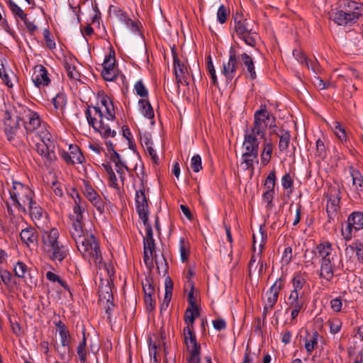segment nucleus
I'll use <instances>...</instances> for the list:
<instances>
[{
  "mask_svg": "<svg viewBox=\"0 0 363 363\" xmlns=\"http://www.w3.org/2000/svg\"><path fill=\"white\" fill-rule=\"evenodd\" d=\"M275 125V117L267 110L266 105H261L254 113L252 126L245 130L241 162L244 169H254L255 163L258 164L259 147L266 135L267 128Z\"/></svg>",
  "mask_w": 363,
  "mask_h": 363,
  "instance_id": "obj_1",
  "label": "nucleus"
},
{
  "mask_svg": "<svg viewBox=\"0 0 363 363\" xmlns=\"http://www.w3.org/2000/svg\"><path fill=\"white\" fill-rule=\"evenodd\" d=\"M16 111V118L23 122L27 137L28 138L30 134H35V137L38 138L39 140L35 141V150L40 155L44 164L47 167H50L57 159L55 154V143L52 135L46 129L37 112L23 106H19Z\"/></svg>",
  "mask_w": 363,
  "mask_h": 363,
  "instance_id": "obj_2",
  "label": "nucleus"
},
{
  "mask_svg": "<svg viewBox=\"0 0 363 363\" xmlns=\"http://www.w3.org/2000/svg\"><path fill=\"white\" fill-rule=\"evenodd\" d=\"M87 122L95 131L107 139L114 138L116 131L112 130L108 122H113L116 119V112L113 103L104 91H100L97 94V103L96 106H88L85 111Z\"/></svg>",
  "mask_w": 363,
  "mask_h": 363,
  "instance_id": "obj_3",
  "label": "nucleus"
},
{
  "mask_svg": "<svg viewBox=\"0 0 363 363\" xmlns=\"http://www.w3.org/2000/svg\"><path fill=\"white\" fill-rule=\"evenodd\" d=\"M43 246L48 258L53 262L62 263L69 255L67 245L60 240V233L57 228L50 230H43Z\"/></svg>",
  "mask_w": 363,
  "mask_h": 363,
  "instance_id": "obj_4",
  "label": "nucleus"
},
{
  "mask_svg": "<svg viewBox=\"0 0 363 363\" xmlns=\"http://www.w3.org/2000/svg\"><path fill=\"white\" fill-rule=\"evenodd\" d=\"M12 205L18 210L26 212V206L35 197L34 191L29 186L12 179V186L9 190Z\"/></svg>",
  "mask_w": 363,
  "mask_h": 363,
  "instance_id": "obj_5",
  "label": "nucleus"
},
{
  "mask_svg": "<svg viewBox=\"0 0 363 363\" xmlns=\"http://www.w3.org/2000/svg\"><path fill=\"white\" fill-rule=\"evenodd\" d=\"M76 245L83 257L89 263H94L96 265L102 264L103 257L100 246L94 235L86 234V237L80 239Z\"/></svg>",
  "mask_w": 363,
  "mask_h": 363,
  "instance_id": "obj_6",
  "label": "nucleus"
},
{
  "mask_svg": "<svg viewBox=\"0 0 363 363\" xmlns=\"http://www.w3.org/2000/svg\"><path fill=\"white\" fill-rule=\"evenodd\" d=\"M240 49L241 48L238 45V46L232 45L228 51V60L223 62L221 73L225 77L226 83H230L237 72H240Z\"/></svg>",
  "mask_w": 363,
  "mask_h": 363,
  "instance_id": "obj_7",
  "label": "nucleus"
},
{
  "mask_svg": "<svg viewBox=\"0 0 363 363\" xmlns=\"http://www.w3.org/2000/svg\"><path fill=\"white\" fill-rule=\"evenodd\" d=\"M344 239L349 241L352 237H359L363 232V212L353 211L349 215L345 228L341 230Z\"/></svg>",
  "mask_w": 363,
  "mask_h": 363,
  "instance_id": "obj_8",
  "label": "nucleus"
},
{
  "mask_svg": "<svg viewBox=\"0 0 363 363\" xmlns=\"http://www.w3.org/2000/svg\"><path fill=\"white\" fill-rule=\"evenodd\" d=\"M183 335L184 342L189 352L187 363H200L201 345L196 340L194 327L186 326L184 328Z\"/></svg>",
  "mask_w": 363,
  "mask_h": 363,
  "instance_id": "obj_9",
  "label": "nucleus"
},
{
  "mask_svg": "<svg viewBox=\"0 0 363 363\" xmlns=\"http://www.w3.org/2000/svg\"><path fill=\"white\" fill-rule=\"evenodd\" d=\"M327 205L326 212L328 214V222L334 220L337 216V212L340 210V191L339 188L335 186H330L327 193Z\"/></svg>",
  "mask_w": 363,
  "mask_h": 363,
  "instance_id": "obj_10",
  "label": "nucleus"
},
{
  "mask_svg": "<svg viewBox=\"0 0 363 363\" xmlns=\"http://www.w3.org/2000/svg\"><path fill=\"white\" fill-rule=\"evenodd\" d=\"M137 176L141 181L142 188L136 190L135 192V207L136 211L138 213L139 218L143 221V224H145L148 220V203L144 192V184H143V174L142 177H139L138 174Z\"/></svg>",
  "mask_w": 363,
  "mask_h": 363,
  "instance_id": "obj_11",
  "label": "nucleus"
},
{
  "mask_svg": "<svg viewBox=\"0 0 363 363\" xmlns=\"http://www.w3.org/2000/svg\"><path fill=\"white\" fill-rule=\"evenodd\" d=\"M276 184V173L274 171H272L269 172L268 176L266 178L264 182V189L265 191L262 194V201L266 203V209L267 211H271L274 204L273 203V200L274 198V186Z\"/></svg>",
  "mask_w": 363,
  "mask_h": 363,
  "instance_id": "obj_12",
  "label": "nucleus"
},
{
  "mask_svg": "<svg viewBox=\"0 0 363 363\" xmlns=\"http://www.w3.org/2000/svg\"><path fill=\"white\" fill-rule=\"evenodd\" d=\"M26 206H28L30 218L35 225L38 228L45 230L44 224L48 218L47 212L37 203L35 199Z\"/></svg>",
  "mask_w": 363,
  "mask_h": 363,
  "instance_id": "obj_13",
  "label": "nucleus"
},
{
  "mask_svg": "<svg viewBox=\"0 0 363 363\" xmlns=\"http://www.w3.org/2000/svg\"><path fill=\"white\" fill-rule=\"evenodd\" d=\"M315 255L320 258V260L325 261H340L336 250L329 242H323L318 244L314 251Z\"/></svg>",
  "mask_w": 363,
  "mask_h": 363,
  "instance_id": "obj_14",
  "label": "nucleus"
},
{
  "mask_svg": "<svg viewBox=\"0 0 363 363\" xmlns=\"http://www.w3.org/2000/svg\"><path fill=\"white\" fill-rule=\"evenodd\" d=\"M240 57L241 61L240 74L245 75L246 79L255 80L257 78L255 61L252 56L245 52L240 51Z\"/></svg>",
  "mask_w": 363,
  "mask_h": 363,
  "instance_id": "obj_15",
  "label": "nucleus"
},
{
  "mask_svg": "<svg viewBox=\"0 0 363 363\" xmlns=\"http://www.w3.org/2000/svg\"><path fill=\"white\" fill-rule=\"evenodd\" d=\"M340 262L341 261L320 260V279H324L327 282H330L333 279L335 272L339 268Z\"/></svg>",
  "mask_w": 363,
  "mask_h": 363,
  "instance_id": "obj_16",
  "label": "nucleus"
},
{
  "mask_svg": "<svg viewBox=\"0 0 363 363\" xmlns=\"http://www.w3.org/2000/svg\"><path fill=\"white\" fill-rule=\"evenodd\" d=\"M173 65L177 84L179 85V84H184L188 85L189 74L187 67L179 60L177 54L175 53H173ZM179 87V86H178V88Z\"/></svg>",
  "mask_w": 363,
  "mask_h": 363,
  "instance_id": "obj_17",
  "label": "nucleus"
},
{
  "mask_svg": "<svg viewBox=\"0 0 363 363\" xmlns=\"http://www.w3.org/2000/svg\"><path fill=\"white\" fill-rule=\"evenodd\" d=\"M20 238L22 242L28 247H33L38 245V233L35 228L31 225L21 230Z\"/></svg>",
  "mask_w": 363,
  "mask_h": 363,
  "instance_id": "obj_18",
  "label": "nucleus"
},
{
  "mask_svg": "<svg viewBox=\"0 0 363 363\" xmlns=\"http://www.w3.org/2000/svg\"><path fill=\"white\" fill-rule=\"evenodd\" d=\"M113 281L111 279H105V278H100L99 285V300H105L107 303H110L113 306V296L112 293L111 284Z\"/></svg>",
  "mask_w": 363,
  "mask_h": 363,
  "instance_id": "obj_19",
  "label": "nucleus"
},
{
  "mask_svg": "<svg viewBox=\"0 0 363 363\" xmlns=\"http://www.w3.org/2000/svg\"><path fill=\"white\" fill-rule=\"evenodd\" d=\"M18 119L16 118V120L11 118V114L8 112H5L4 116V133L7 138V140L10 142L14 140L15 135L18 128Z\"/></svg>",
  "mask_w": 363,
  "mask_h": 363,
  "instance_id": "obj_20",
  "label": "nucleus"
},
{
  "mask_svg": "<svg viewBox=\"0 0 363 363\" xmlns=\"http://www.w3.org/2000/svg\"><path fill=\"white\" fill-rule=\"evenodd\" d=\"M32 81L35 86L38 88L48 86L50 82V79L48 77L47 69L41 65H37L32 76Z\"/></svg>",
  "mask_w": 363,
  "mask_h": 363,
  "instance_id": "obj_21",
  "label": "nucleus"
},
{
  "mask_svg": "<svg viewBox=\"0 0 363 363\" xmlns=\"http://www.w3.org/2000/svg\"><path fill=\"white\" fill-rule=\"evenodd\" d=\"M333 20L337 25L342 26H350L358 21L357 15L347 12L343 8L342 10L335 12Z\"/></svg>",
  "mask_w": 363,
  "mask_h": 363,
  "instance_id": "obj_22",
  "label": "nucleus"
},
{
  "mask_svg": "<svg viewBox=\"0 0 363 363\" xmlns=\"http://www.w3.org/2000/svg\"><path fill=\"white\" fill-rule=\"evenodd\" d=\"M284 285V279L280 277L278 279L274 284L271 286L269 290L267 291V304L269 306H274L278 300V296L280 292V290L283 288Z\"/></svg>",
  "mask_w": 363,
  "mask_h": 363,
  "instance_id": "obj_23",
  "label": "nucleus"
},
{
  "mask_svg": "<svg viewBox=\"0 0 363 363\" xmlns=\"http://www.w3.org/2000/svg\"><path fill=\"white\" fill-rule=\"evenodd\" d=\"M319 337L320 334L315 330L312 331L306 330V335L303 337V347L308 355L311 354L317 347Z\"/></svg>",
  "mask_w": 363,
  "mask_h": 363,
  "instance_id": "obj_24",
  "label": "nucleus"
},
{
  "mask_svg": "<svg viewBox=\"0 0 363 363\" xmlns=\"http://www.w3.org/2000/svg\"><path fill=\"white\" fill-rule=\"evenodd\" d=\"M342 8L348 13L357 15V19L363 16V3L352 0H344Z\"/></svg>",
  "mask_w": 363,
  "mask_h": 363,
  "instance_id": "obj_25",
  "label": "nucleus"
},
{
  "mask_svg": "<svg viewBox=\"0 0 363 363\" xmlns=\"http://www.w3.org/2000/svg\"><path fill=\"white\" fill-rule=\"evenodd\" d=\"M55 351L59 359L64 362H69L72 357V350L71 345L54 344Z\"/></svg>",
  "mask_w": 363,
  "mask_h": 363,
  "instance_id": "obj_26",
  "label": "nucleus"
},
{
  "mask_svg": "<svg viewBox=\"0 0 363 363\" xmlns=\"http://www.w3.org/2000/svg\"><path fill=\"white\" fill-rule=\"evenodd\" d=\"M173 286V281H172L171 278L167 276L164 280L165 294L164 300L160 305L161 312L166 311L169 306V303L172 296Z\"/></svg>",
  "mask_w": 363,
  "mask_h": 363,
  "instance_id": "obj_27",
  "label": "nucleus"
},
{
  "mask_svg": "<svg viewBox=\"0 0 363 363\" xmlns=\"http://www.w3.org/2000/svg\"><path fill=\"white\" fill-rule=\"evenodd\" d=\"M234 29L238 37L252 30L247 20L242 16L234 18Z\"/></svg>",
  "mask_w": 363,
  "mask_h": 363,
  "instance_id": "obj_28",
  "label": "nucleus"
},
{
  "mask_svg": "<svg viewBox=\"0 0 363 363\" xmlns=\"http://www.w3.org/2000/svg\"><path fill=\"white\" fill-rule=\"evenodd\" d=\"M286 304L288 307L306 308L307 306L306 297L304 294L290 293Z\"/></svg>",
  "mask_w": 363,
  "mask_h": 363,
  "instance_id": "obj_29",
  "label": "nucleus"
},
{
  "mask_svg": "<svg viewBox=\"0 0 363 363\" xmlns=\"http://www.w3.org/2000/svg\"><path fill=\"white\" fill-rule=\"evenodd\" d=\"M143 259L145 264L147 267L152 265L153 256L155 252V242H143Z\"/></svg>",
  "mask_w": 363,
  "mask_h": 363,
  "instance_id": "obj_30",
  "label": "nucleus"
},
{
  "mask_svg": "<svg viewBox=\"0 0 363 363\" xmlns=\"http://www.w3.org/2000/svg\"><path fill=\"white\" fill-rule=\"evenodd\" d=\"M138 105L142 115L150 120H152L151 124H154V110L148 99H139Z\"/></svg>",
  "mask_w": 363,
  "mask_h": 363,
  "instance_id": "obj_31",
  "label": "nucleus"
},
{
  "mask_svg": "<svg viewBox=\"0 0 363 363\" xmlns=\"http://www.w3.org/2000/svg\"><path fill=\"white\" fill-rule=\"evenodd\" d=\"M262 140L264 141V144L261 154V161L263 165H267L271 160L274 146L272 141L267 140L265 136Z\"/></svg>",
  "mask_w": 363,
  "mask_h": 363,
  "instance_id": "obj_32",
  "label": "nucleus"
},
{
  "mask_svg": "<svg viewBox=\"0 0 363 363\" xmlns=\"http://www.w3.org/2000/svg\"><path fill=\"white\" fill-rule=\"evenodd\" d=\"M72 237L75 242H77L80 239L86 237L84 234L82 220L75 219L72 225Z\"/></svg>",
  "mask_w": 363,
  "mask_h": 363,
  "instance_id": "obj_33",
  "label": "nucleus"
},
{
  "mask_svg": "<svg viewBox=\"0 0 363 363\" xmlns=\"http://www.w3.org/2000/svg\"><path fill=\"white\" fill-rule=\"evenodd\" d=\"M293 289L290 293L303 294L302 291L303 286L306 284L305 278L300 274H296L292 280Z\"/></svg>",
  "mask_w": 363,
  "mask_h": 363,
  "instance_id": "obj_34",
  "label": "nucleus"
},
{
  "mask_svg": "<svg viewBox=\"0 0 363 363\" xmlns=\"http://www.w3.org/2000/svg\"><path fill=\"white\" fill-rule=\"evenodd\" d=\"M352 185L358 193L363 192V177L361 172L357 169L351 171Z\"/></svg>",
  "mask_w": 363,
  "mask_h": 363,
  "instance_id": "obj_35",
  "label": "nucleus"
},
{
  "mask_svg": "<svg viewBox=\"0 0 363 363\" xmlns=\"http://www.w3.org/2000/svg\"><path fill=\"white\" fill-rule=\"evenodd\" d=\"M199 315L198 308H187L184 313V322L186 326L194 327V323L197 316Z\"/></svg>",
  "mask_w": 363,
  "mask_h": 363,
  "instance_id": "obj_36",
  "label": "nucleus"
},
{
  "mask_svg": "<svg viewBox=\"0 0 363 363\" xmlns=\"http://www.w3.org/2000/svg\"><path fill=\"white\" fill-rule=\"evenodd\" d=\"M279 136V149L281 152L285 151L288 149L290 140L291 135L289 130H283Z\"/></svg>",
  "mask_w": 363,
  "mask_h": 363,
  "instance_id": "obj_37",
  "label": "nucleus"
},
{
  "mask_svg": "<svg viewBox=\"0 0 363 363\" xmlns=\"http://www.w3.org/2000/svg\"><path fill=\"white\" fill-rule=\"evenodd\" d=\"M82 339L79 342V345L77 348V352L79 356V360L81 363H84L86 360V340L85 335V330H83L82 333Z\"/></svg>",
  "mask_w": 363,
  "mask_h": 363,
  "instance_id": "obj_38",
  "label": "nucleus"
},
{
  "mask_svg": "<svg viewBox=\"0 0 363 363\" xmlns=\"http://www.w3.org/2000/svg\"><path fill=\"white\" fill-rule=\"evenodd\" d=\"M52 104L56 110L63 111L67 104V96L64 93H58L52 99Z\"/></svg>",
  "mask_w": 363,
  "mask_h": 363,
  "instance_id": "obj_39",
  "label": "nucleus"
},
{
  "mask_svg": "<svg viewBox=\"0 0 363 363\" xmlns=\"http://www.w3.org/2000/svg\"><path fill=\"white\" fill-rule=\"evenodd\" d=\"M69 150L74 163L82 164L84 161V157L77 145H70Z\"/></svg>",
  "mask_w": 363,
  "mask_h": 363,
  "instance_id": "obj_40",
  "label": "nucleus"
},
{
  "mask_svg": "<svg viewBox=\"0 0 363 363\" xmlns=\"http://www.w3.org/2000/svg\"><path fill=\"white\" fill-rule=\"evenodd\" d=\"M179 252L182 262H186L189 255V245L184 238H181L179 240Z\"/></svg>",
  "mask_w": 363,
  "mask_h": 363,
  "instance_id": "obj_41",
  "label": "nucleus"
},
{
  "mask_svg": "<svg viewBox=\"0 0 363 363\" xmlns=\"http://www.w3.org/2000/svg\"><path fill=\"white\" fill-rule=\"evenodd\" d=\"M206 69H207L208 74L210 75V77L211 79V84L216 86H218V82L217 79L216 69L213 66L212 58H211V55H208L207 57Z\"/></svg>",
  "mask_w": 363,
  "mask_h": 363,
  "instance_id": "obj_42",
  "label": "nucleus"
},
{
  "mask_svg": "<svg viewBox=\"0 0 363 363\" xmlns=\"http://www.w3.org/2000/svg\"><path fill=\"white\" fill-rule=\"evenodd\" d=\"M257 33L254 32L253 30H251L247 33L246 34L245 33L244 35L238 36V38H240V40H242L246 45L254 48L257 43Z\"/></svg>",
  "mask_w": 363,
  "mask_h": 363,
  "instance_id": "obj_43",
  "label": "nucleus"
},
{
  "mask_svg": "<svg viewBox=\"0 0 363 363\" xmlns=\"http://www.w3.org/2000/svg\"><path fill=\"white\" fill-rule=\"evenodd\" d=\"M13 77V78L16 77L15 74H13V72L10 71L9 72H8L5 68H4V66L3 65V63H1L0 65V77L1 78V79L4 81V82L5 83V84L8 86V87H13V84L11 83V77Z\"/></svg>",
  "mask_w": 363,
  "mask_h": 363,
  "instance_id": "obj_44",
  "label": "nucleus"
},
{
  "mask_svg": "<svg viewBox=\"0 0 363 363\" xmlns=\"http://www.w3.org/2000/svg\"><path fill=\"white\" fill-rule=\"evenodd\" d=\"M134 90L137 95L140 96L142 99H148V89L142 79L135 82L134 84Z\"/></svg>",
  "mask_w": 363,
  "mask_h": 363,
  "instance_id": "obj_45",
  "label": "nucleus"
},
{
  "mask_svg": "<svg viewBox=\"0 0 363 363\" xmlns=\"http://www.w3.org/2000/svg\"><path fill=\"white\" fill-rule=\"evenodd\" d=\"M30 269L23 262H18L14 266V273L18 278H26V275Z\"/></svg>",
  "mask_w": 363,
  "mask_h": 363,
  "instance_id": "obj_46",
  "label": "nucleus"
},
{
  "mask_svg": "<svg viewBox=\"0 0 363 363\" xmlns=\"http://www.w3.org/2000/svg\"><path fill=\"white\" fill-rule=\"evenodd\" d=\"M8 7L9 8L11 13L14 18L17 20L21 15L25 13L23 10L13 0H8L6 1Z\"/></svg>",
  "mask_w": 363,
  "mask_h": 363,
  "instance_id": "obj_47",
  "label": "nucleus"
},
{
  "mask_svg": "<svg viewBox=\"0 0 363 363\" xmlns=\"http://www.w3.org/2000/svg\"><path fill=\"white\" fill-rule=\"evenodd\" d=\"M153 259H155V264L157 265V270L159 273H161L162 272L165 274L167 272V263L163 255H162L160 257H159L156 253H155V256H153Z\"/></svg>",
  "mask_w": 363,
  "mask_h": 363,
  "instance_id": "obj_48",
  "label": "nucleus"
},
{
  "mask_svg": "<svg viewBox=\"0 0 363 363\" xmlns=\"http://www.w3.org/2000/svg\"><path fill=\"white\" fill-rule=\"evenodd\" d=\"M83 193L87 199L89 201L95 199L99 194L94 189L91 185L86 181H84Z\"/></svg>",
  "mask_w": 363,
  "mask_h": 363,
  "instance_id": "obj_49",
  "label": "nucleus"
},
{
  "mask_svg": "<svg viewBox=\"0 0 363 363\" xmlns=\"http://www.w3.org/2000/svg\"><path fill=\"white\" fill-rule=\"evenodd\" d=\"M46 279L51 282H57L60 284L65 290L69 291V288L67 283L62 280L57 274L52 272H48L45 274Z\"/></svg>",
  "mask_w": 363,
  "mask_h": 363,
  "instance_id": "obj_50",
  "label": "nucleus"
},
{
  "mask_svg": "<svg viewBox=\"0 0 363 363\" xmlns=\"http://www.w3.org/2000/svg\"><path fill=\"white\" fill-rule=\"evenodd\" d=\"M229 9L223 4L220 5L217 11V20L220 24H223L227 21L229 15Z\"/></svg>",
  "mask_w": 363,
  "mask_h": 363,
  "instance_id": "obj_51",
  "label": "nucleus"
},
{
  "mask_svg": "<svg viewBox=\"0 0 363 363\" xmlns=\"http://www.w3.org/2000/svg\"><path fill=\"white\" fill-rule=\"evenodd\" d=\"M115 62V53L113 52V54L110 53L108 55L106 56L102 64V69H116Z\"/></svg>",
  "mask_w": 363,
  "mask_h": 363,
  "instance_id": "obj_52",
  "label": "nucleus"
},
{
  "mask_svg": "<svg viewBox=\"0 0 363 363\" xmlns=\"http://www.w3.org/2000/svg\"><path fill=\"white\" fill-rule=\"evenodd\" d=\"M65 69L69 78L71 79H78L79 77V73L77 70L76 67L68 62H65L64 65Z\"/></svg>",
  "mask_w": 363,
  "mask_h": 363,
  "instance_id": "obj_53",
  "label": "nucleus"
},
{
  "mask_svg": "<svg viewBox=\"0 0 363 363\" xmlns=\"http://www.w3.org/2000/svg\"><path fill=\"white\" fill-rule=\"evenodd\" d=\"M99 269L104 267L105 271L107 273V278L105 279H111V281H113L114 274H115V269L112 263H105L102 262V264L100 265H97Z\"/></svg>",
  "mask_w": 363,
  "mask_h": 363,
  "instance_id": "obj_54",
  "label": "nucleus"
},
{
  "mask_svg": "<svg viewBox=\"0 0 363 363\" xmlns=\"http://www.w3.org/2000/svg\"><path fill=\"white\" fill-rule=\"evenodd\" d=\"M101 74L106 81H113L117 77V69H101Z\"/></svg>",
  "mask_w": 363,
  "mask_h": 363,
  "instance_id": "obj_55",
  "label": "nucleus"
},
{
  "mask_svg": "<svg viewBox=\"0 0 363 363\" xmlns=\"http://www.w3.org/2000/svg\"><path fill=\"white\" fill-rule=\"evenodd\" d=\"M263 246H264V244H261L259 251L257 254H253L251 257V259H250L249 264H248V270H249L250 274L252 272L253 269L255 270L257 267V265H256L254 267V265L257 261L258 262V260L259 259V257H262L261 254H262V249Z\"/></svg>",
  "mask_w": 363,
  "mask_h": 363,
  "instance_id": "obj_56",
  "label": "nucleus"
},
{
  "mask_svg": "<svg viewBox=\"0 0 363 363\" xmlns=\"http://www.w3.org/2000/svg\"><path fill=\"white\" fill-rule=\"evenodd\" d=\"M191 168L194 172H199L202 169L201 157L199 155H195L192 157Z\"/></svg>",
  "mask_w": 363,
  "mask_h": 363,
  "instance_id": "obj_57",
  "label": "nucleus"
},
{
  "mask_svg": "<svg viewBox=\"0 0 363 363\" xmlns=\"http://www.w3.org/2000/svg\"><path fill=\"white\" fill-rule=\"evenodd\" d=\"M113 15L125 25L127 22H130V18L128 14L121 9H115L113 10Z\"/></svg>",
  "mask_w": 363,
  "mask_h": 363,
  "instance_id": "obj_58",
  "label": "nucleus"
},
{
  "mask_svg": "<svg viewBox=\"0 0 363 363\" xmlns=\"http://www.w3.org/2000/svg\"><path fill=\"white\" fill-rule=\"evenodd\" d=\"M43 37L45 40L47 47L50 50L55 49L56 46L55 40L51 36V33L48 28L43 30Z\"/></svg>",
  "mask_w": 363,
  "mask_h": 363,
  "instance_id": "obj_59",
  "label": "nucleus"
},
{
  "mask_svg": "<svg viewBox=\"0 0 363 363\" xmlns=\"http://www.w3.org/2000/svg\"><path fill=\"white\" fill-rule=\"evenodd\" d=\"M316 155L320 159L325 158L327 155L324 143L320 139L316 141Z\"/></svg>",
  "mask_w": 363,
  "mask_h": 363,
  "instance_id": "obj_60",
  "label": "nucleus"
},
{
  "mask_svg": "<svg viewBox=\"0 0 363 363\" xmlns=\"http://www.w3.org/2000/svg\"><path fill=\"white\" fill-rule=\"evenodd\" d=\"M12 274L6 269H0V278L6 286H9L12 280Z\"/></svg>",
  "mask_w": 363,
  "mask_h": 363,
  "instance_id": "obj_61",
  "label": "nucleus"
},
{
  "mask_svg": "<svg viewBox=\"0 0 363 363\" xmlns=\"http://www.w3.org/2000/svg\"><path fill=\"white\" fill-rule=\"evenodd\" d=\"M330 325V332L336 334L340 332L342 327V322L338 319H334L328 322Z\"/></svg>",
  "mask_w": 363,
  "mask_h": 363,
  "instance_id": "obj_62",
  "label": "nucleus"
},
{
  "mask_svg": "<svg viewBox=\"0 0 363 363\" xmlns=\"http://www.w3.org/2000/svg\"><path fill=\"white\" fill-rule=\"evenodd\" d=\"M334 133L337 135V137L341 140H346L347 135L345 129L340 125V124L337 122L335 123L334 127Z\"/></svg>",
  "mask_w": 363,
  "mask_h": 363,
  "instance_id": "obj_63",
  "label": "nucleus"
},
{
  "mask_svg": "<svg viewBox=\"0 0 363 363\" xmlns=\"http://www.w3.org/2000/svg\"><path fill=\"white\" fill-rule=\"evenodd\" d=\"M90 201L100 213L104 212L105 208L104 202L99 195H98L95 199L91 200Z\"/></svg>",
  "mask_w": 363,
  "mask_h": 363,
  "instance_id": "obj_64",
  "label": "nucleus"
}]
</instances>
